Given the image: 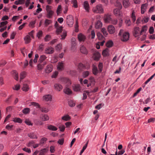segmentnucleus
<instances>
[{
	"label": "nucleus",
	"mask_w": 155,
	"mask_h": 155,
	"mask_svg": "<svg viewBox=\"0 0 155 155\" xmlns=\"http://www.w3.org/2000/svg\"><path fill=\"white\" fill-rule=\"evenodd\" d=\"M28 137L31 139H37V138L36 135L33 133L28 134Z\"/></svg>",
	"instance_id": "24"
},
{
	"label": "nucleus",
	"mask_w": 155,
	"mask_h": 155,
	"mask_svg": "<svg viewBox=\"0 0 155 155\" xmlns=\"http://www.w3.org/2000/svg\"><path fill=\"white\" fill-rule=\"evenodd\" d=\"M54 88L57 91H60L62 88V86L59 83H56L54 85Z\"/></svg>",
	"instance_id": "6"
},
{
	"label": "nucleus",
	"mask_w": 155,
	"mask_h": 155,
	"mask_svg": "<svg viewBox=\"0 0 155 155\" xmlns=\"http://www.w3.org/2000/svg\"><path fill=\"white\" fill-rule=\"evenodd\" d=\"M76 43L74 39H72L71 43V50L74 51L76 49Z\"/></svg>",
	"instance_id": "13"
},
{
	"label": "nucleus",
	"mask_w": 155,
	"mask_h": 155,
	"mask_svg": "<svg viewBox=\"0 0 155 155\" xmlns=\"http://www.w3.org/2000/svg\"><path fill=\"white\" fill-rule=\"evenodd\" d=\"M62 30V27L61 26L60 27H58L56 28V34L57 35L59 34Z\"/></svg>",
	"instance_id": "33"
},
{
	"label": "nucleus",
	"mask_w": 155,
	"mask_h": 155,
	"mask_svg": "<svg viewBox=\"0 0 155 155\" xmlns=\"http://www.w3.org/2000/svg\"><path fill=\"white\" fill-rule=\"evenodd\" d=\"M88 141L87 143L85 144V145L83 147V148L81 150V151L80 155H81L84 152V150L86 149V148L87 147V144L88 143Z\"/></svg>",
	"instance_id": "42"
},
{
	"label": "nucleus",
	"mask_w": 155,
	"mask_h": 155,
	"mask_svg": "<svg viewBox=\"0 0 155 155\" xmlns=\"http://www.w3.org/2000/svg\"><path fill=\"white\" fill-rule=\"evenodd\" d=\"M49 119V117L47 115L45 114L42 118V119L44 121H46L48 120Z\"/></svg>",
	"instance_id": "55"
},
{
	"label": "nucleus",
	"mask_w": 155,
	"mask_h": 155,
	"mask_svg": "<svg viewBox=\"0 0 155 155\" xmlns=\"http://www.w3.org/2000/svg\"><path fill=\"white\" fill-rule=\"evenodd\" d=\"M98 67L99 72H101L102 71V68L103 67L102 63H100L98 64Z\"/></svg>",
	"instance_id": "49"
},
{
	"label": "nucleus",
	"mask_w": 155,
	"mask_h": 155,
	"mask_svg": "<svg viewBox=\"0 0 155 155\" xmlns=\"http://www.w3.org/2000/svg\"><path fill=\"white\" fill-rule=\"evenodd\" d=\"M29 88L28 85L25 83H24L22 88V90L24 91H28Z\"/></svg>",
	"instance_id": "30"
},
{
	"label": "nucleus",
	"mask_w": 155,
	"mask_h": 155,
	"mask_svg": "<svg viewBox=\"0 0 155 155\" xmlns=\"http://www.w3.org/2000/svg\"><path fill=\"white\" fill-rule=\"evenodd\" d=\"M31 38L29 35H27L24 38L25 43L26 44H28L30 43L31 41Z\"/></svg>",
	"instance_id": "20"
},
{
	"label": "nucleus",
	"mask_w": 155,
	"mask_h": 155,
	"mask_svg": "<svg viewBox=\"0 0 155 155\" xmlns=\"http://www.w3.org/2000/svg\"><path fill=\"white\" fill-rule=\"evenodd\" d=\"M14 125H10V124H8L5 127L6 129L8 130H11L13 127Z\"/></svg>",
	"instance_id": "47"
},
{
	"label": "nucleus",
	"mask_w": 155,
	"mask_h": 155,
	"mask_svg": "<svg viewBox=\"0 0 155 155\" xmlns=\"http://www.w3.org/2000/svg\"><path fill=\"white\" fill-rule=\"evenodd\" d=\"M31 105H32L35 107H36L37 108H39L40 107V105L38 103L35 102H31Z\"/></svg>",
	"instance_id": "53"
},
{
	"label": "nucleus",
	"mask_w": 155,
	"mask_h": 155,
	"mask_svg": "<svg viewBox=\"0 0 155 155\" xmlns=\"http://www.w3.org/2000/svg\"><path fill=\"white\" fill-rule=\"evenodd\" d=\"M54 13L53 11L47 12V17L48 18H51L52 17Z\"/></svg>",
	"instance_id": "32"
},
{
	"label": "nucleus",
	"mask_w": 155,
	"mask_h": 155,
	"mask_svg": "<svg viewBox=\"0 0 155 155\" xmlns=\"http://www.w3.org/2000/svg\"><path fill=\"white\" fill-rule=\"evenodd\" d=\"M64 81L67 84L66 85V86H68L71 84L70 81L68 79L65 78L64 79Z\"/></svg>",
	"instance_id": "54"
},
{
	"label": "nucleus",
	"mask_w": 155,
	"mask_h": 155,
	"mask_svg": "<svg viewBox=\"0 0 155 155\" xmlns=\"http://www.w3.org/2000/svg\"><path fill=\"white\" fill-rule=\"evenodd\" d=\"M92 71L93 74L95 75H96L98 73V71L97 68L94 65L93 66Z\"/></svg>",
	"instance_id": "22"
},
{
	"label": "nucleus",
	"mask_w": 155,
	"mask_h": 155,
	"mask_svg": "<svg viewBox=\"0 0 155 155\" xmlns=\"http://www.w3.org/2000/svg\"><path fill=\"white\" fill-rule=\"evenodd\" d=\"M67 35V32L66 31H64L63 33V34L61 35V39H64L65 37Z\"/></svg>",
	"instance_id": "60"
},
{
	"label": "nucleus",
	"mask_w": 155,
	"mask_h": 155,
	"mask_svg": "<svg viewBox=\"0 0 155 155\" xmlns=\"http://www.w3.org/2000/svg\"><path fill=\"white\" fill-rule=\"evenodd\" d=\"M47 151V150L46 149H43L40 150V153L38 155H45Z\"/></svg>",
	"instance_id": "34"
},
{
	"label": "nucleus",
	"mask_w": 155,
	"mask_h": 155,
	"mask_svg": "<svg viewBox=\"0 0 155 155\" xmlns=\"http://www.w3.org/2000/svg\"><path fill=\"white\" fill-rule=\"evenodd\" d=\"M50 39L51 36L49 35H47L45 38V40L46 41H49Z\"/></svg>",
	"instance_id": "63"
},
{
	"label": "nucleus",
	"mask_w": 155,
	"mask_h": 155,
	"mask_svg": "<svg viewBox=\"0 0 155 155\" xmlns=\"http://www.w3.org/2000/svg\"><path fill=\"white\" fill-rule=\"evenodd\" d=\"M53 69V66L51 65H48L45 69V71L46 73H49L51 72Z\"/></svg>",
	"instance_id": "15"
},
{
	"label": "nucleus",
	"mask_w": 155,
	"mask_h": 155,
	"mask_svg": "<svg viewBox=\"0 0 155 155\" xmlns=\"http://www.w3.org/2000/svg\"><path fill=\"white\" fill-rule=\"evenodd\" d=\"M120 0H117L115 5L120 9H121L122 8V5L120 2Z\"/></svg>",
	"instance_id": "29"
},
{
	"label": "nucleus",
	"mask_w": 155,
	"mask_h": 155,
	"mask_svg": "<svg viewBox=\"0 0 155 155\" xmlns=\"http://www.w3.org/2000/svg\"><path fill=\"white\" fill-rule=\"evenodd\" d=\"M108 54V49L106 48L102 52V54L103 56H107Z\"/></svg>",
	"instance_id": "46"
},
{
	"label": "nucleus",
	"mask_w": 155,
	"mask_h": 155,
	"mask_svg": "<svg viewBox=\"0 0 155 155\" xmlns=\"http://www.w3.org/2000/svg\"><path fill=\"white\" fill-rule=\"evenodd\" d=\"M36 21H31L30 22L29 25L30 27L34 28L35 27L34 25Z\"/></svg>",
	"instance_id": "57"
},
{
	"label": "nucleus",
	"mask_w": 155,
	"mask_h": 155,
	"mask_svg": "<svg viewBox=\"0 0 155 155\" xmlns=\"http://www.w3.org/2000/svg\"><path fill=\"white\" fill-rule=\"evenodd\" d=\"M59 128L60 131L63 132L64 130L65 127L64 125H61L59 126Z\"/></svg>",
	"instance_id": "52"
},
{
	"label": "nucleus",
	"mask_w": 155,
	"mask_h": 155,
	"mask_svg": "<svg viewBox=\"0 0 155 155\" xmlns=\"http://www.w3.org/2000/svg\"><path fill=\"white\" fill-rule=\"evenodd\" d=\"M13 121L15 122L19 123H21L22 122V120L19 118H15L13 119Z\"/></svg>",
	"instance_id": "41"
},
{
	"label": "nucleus",
	"mask_w": 155,
	"mask_h": 155,
	"mask_svg": "<svg viewBox=\"0 0 155 155\" xmlns=\"http://www.w3.org/2000/svg\"><path fill=\"white\" fill-rule=\"evenodd\" d=\"M145 25H143L142 28L141 30L140 31L139 27H135L134 29L133 32V35L135 37H137L140 35H143V37L141 38V40L143 41L145 39Z\"/></svg>",
	"instance_id": "1"
},
{
	"label": "nucleus",
	"mask_w": 155,
	"mask_h": 155,
	"mask_svg": "<svg viewBox=\"0 0 155 155\" xmlns=\"http://www.w3.org/2000/svg\"><path fill=\"white\" fill-rule=\"evenodd\" d=\"M68 104L69 106L71 107H74L75 105L74 103L71 100L68 101Z\"/></svg>",
	"instance_id": "56"
},
{
	"label": "nucleus",
	"mask_w": 155,
	"mask_h": 155,
	"mask_svg": "<svg viewBox=\"0 0 155 155\" xmlns=\"http://www.w3.org/2000/svg\"><path fill=\"white\" fill-rule=\"evenodd\" d=\"M70 119V117L68 115H65L62 117V119L65 121L69 120Z\"/></svg>",
	"instance_id": "35"
},
{
	"label": "nucleus",
	"mask_w": 155,
	"mask_h": 155,
	"mask_svg": "<svg viewBox=\"0 0 155 155\" xmlns=\"http://www.w3.org/2000/svg\"><path fill=\"white\" fill-rule=\"evenodd\" d=\"M101 32H102V33L104 34V35L105 36H106L107 35V31L105 29V28H102L101 29Z\"/></svg>",
	"instance_id": "48"
},
{
	"label": "nucleus",
	"mask_w": 155,
	"mask_h": 155,
	"mask_svg": "<svg viewBox=\"0 0 155 155\" xmlns=\"http://www.w3.org/2000/svg\"><path fill=\"white\" fill-rule=\"evenodd\" d=\"M22 150L24 151L29 153H30L31 152L30 149L26 147H24L22 148Z\"/></svg>",
	"instance_id": "58"
},
{
	"label": "nucleus",
	"mask_w": 155,
	"mask_h": 155,
	"mask_svg": "<svg viewBox=\"0 0 155 155\" xmlns=\"http://www.w3.org/2000/svg\"><path fill=\"white\" fill-rule=\"evenodd\" d=\"M48 129L49 130L55 131L58 129L57 128L54 126L50 125L48 126Z\"/></svg>",
	"instance_id": "31"
},
{
	"label": "nucleus",
	"mask_w": 155,
	"mask_h": 155,
	"mask_svg": "<svg viewBox=\"0 0 155 155\" xmlns=\"http://www.w3.org/2000/svg\"><path fill=\"white\" fill-rule=\"evenodd\" d=\"M107 29L108 32L110 34L114 33L115 31V28L112 25H110L108 26Z\"/></svg>",
	"instance_id": "8"
},
{
	"label": "nucleus",
	"mask_w": 155,
	"mask_h": 155,
	"mask_svg": "<svg viewBox=\"0 0 155 155\" xmlns=\"http://www.w3.org/2000/svg\"><path fill=\"white\" fill-rule=\"evenodd\" d=\"M62 46L61 44H59L57 45L56 47V49L58 51H59L61 49Z\"/></svg>",
	"instance_id": "62"
},
{
	"label": "nucleus",
	"mask_w": 155,
	"mask_h": 155,
	"mask_svg": "<svg viewBox=\"0 0 155 155\" xmlns=\"http://www.w3.org/2000/svg\"><path fill=\"white\" fill-rule=\"evenodd\" d=\"M12 74L13 76L14 77V78L16 80L18 81V74L17 71H13L12 72Z\"/></svg>",
	"instance_id": "21"
},
{
	"label": "nucleus",
	"mask_w": 155,
	"mask_h": 155,
	"mask_svg": "<svg viewBox=\"0 0 155 155\" xmlns=\"http://www.w3.org/2000/svg\"><path fill=\"white\" fill-rule=\"evenodd\" d=\"M66 21L67 24L69 26L72 27L74 23V20L73 16L71 15L68 16L66 18Z\"/></svg>",
	"instance_id": "3"
},
{
	"label": "nucleus",
	"mask_w": 155,
	"mask_h": 155,
	"mask_svg": "<svg viewBox=\"0 0 155 155\" xmlns=\"http://www.w3.org/2000/svg\"><path fill=\"white\" fill-rule=\"evenodd\" d=\"M54 52V49L51 47H48L45 50V53L47 54H52Z\"/></svg>",
	"instance_id": "7"
},
{
	"label": "nucleus",
	"mask_w": 155,
	"mask_h": 155,
	"mask_svg": "<svg viewBox=\"0 0 155 155\" xmlns=\"http://www.w3.org/2000/svg\"><path fill=\"white\" fill-rule=\"evenodd\" d=\"M145 11V4H143L142 5L141 9V12L142 14L144 13Z\"/></svg>",
	"instance_id": "39"
},
{
	"label": "nucleus",
	"mask_w": 155,
	"mask_h": 155,
	"mask_svg": "<svg viewBox=\"0 0 155 155\" xmlns=\"http://www.w3.org/2000/svg\"><path fill=\"white\" fill-rule=\"evenodd\" d=\"M97 36L98 39L100 40H105V38L102 35L100 32H98L97 33Z\"/></svg>",
	"instance_id": "26"
},
{
	"label": "nucleus",
	"mask_w": 155,
	"mask_h": 155,
	"mask_svg": "<svg viewBox=\"0 0 155 155\" xmlns=\"http://www.w3.org/2000/svg\"><path fill=\"white\" fill-rule=\"evenodd\" d=\"M145 22V16H140L139 17L136 21V24L137 25L139 24H143Z\"/></svg>",
	"instance_id": "5"
},
{
	"label": "nucleus",
	"mask_w": 155,
	"mask_h": 155,
	"mask_svg": "<svg viewBox=\"0 0 155 155\" xmlns=\"http://www.w3.org/2000/svg\"><path fill=\"white\" fill-rule=\"evenodd\" d=\"M47 57L44 55H41L39 59V62L40 63H42L44 61H45L46 58Z\"/></svg>",
	"instance_id": "25"
},
{
	"label": "nucleus",
	"mask_w": 155,
	"mask_h": 155,
	"mask_svg": "<svg viewBox=\"0 0 155 155\" xmlns=\"http://www.w3.org/2000/svg\"><path fill=\"white\" fill-rule=\"evenodd\" d=\"M26 73L25 71L22 72L20 74V79L21 80L22 79H24L26 76Z\"/></svg>",
	"instance_id": "40"
},
{
	"label": "nucleus",
	"mask_w": 155,
	"mask_h": 155,
	"mask_svg": "<svg viewBox=\"0 0 155 155\" xmlns=\"http://www.w3.org/2000/svg\"><path fill=\"white\" fill-rule=\"evenodd\" d=\"M78 39L80 41H84L86 39V37L82 33H80L78 35Z\"/></svg>",
	"instance_id": "11"
},
{
	"label": "nucleus",
	"mask_w": 155,
	"mask_h": 155,
	"mask_svg": "<svg viewBox=\"0 0 155 155\" xmlns=\"http://www.w3.org/2000/svg\"><path fill=\"white\" fill-rule=\"evenodd\" d=\"M101 56L100 53L98 52H95L93 54V57L95 60H98Z\"/></svg>",
	"instance_id": "17"
},
{
	"label": "nucleus",
	"mask_w": 155,
	"mask_h": 155,
	"mask_svg": "<svg viewBox=\"0 0 155 155\" xmlns=\"http://www.w3.org/2000/svg\"><path fill=\"white\" fill-rule=\"evenodd\" d=\"M42 32L40 30L38 31L37 34V36L38 38H39L42 35Z\"/></svg>",
	"instance_id": "64"
},
{
	"label": "nucleus",
	"mask_w": 155,
	"mask_h": 155,
	"mask_svg": "<svg viewBox=\"0 0 155 155\" xmlns=\"http://www.w3.org/2000/svg\"><path fill=\"white\" fill-rule=\"evenodd\" d=\"M80 50L81 52L84 54H88V51L85 47L84 45H82L80 48Z\"/></svg>",
	"instance_id": "10"
},
{
	"label": "nucleus",
	"mask_w": 155,
	"mask_h": 155,
	"mask_svg": "<svg viewBox=\"0 0 155 155\" xmlns=\"http://www.w3.org/2000/svg\"><path fill=\"white\" fill-rule=\"evenodd\" d=\"M130 34L128 32H124L121 37V40L123 41H128L129 38Z\"/></svg>",
	"instance_id": "4"
},
{
	"label": "nucleus",
	"mask_w": 155,
	"mask_h": 155,
	"mask_svg": "<svg viewBox=\"0 0 155 155\" xmlns=\"http://www.w3.org/2000/svg\"><path fill=\"white\" fill-rule=\"evenodd\" d=\"M111 15H107L104 17V21L106 23H110L111 20Z\"/></svg>",
	"instance_id": "14"
},
{
	"label": "nucleus",
	"mask_w": 155,
	"mask_h": 155,
	"mask_svg": "<svg viewBox=\"0 0 155 155\" xmlns=\"http://www.w3.org/2000/svg\"><path fill=\"white\" fill-rule=\"evenodd\" d=\"M41 63H40L38 64L37 66V69L39 70H42L43 68V66L42 64H41Z\"/></svg>",
	"instance_id": "51"
},
{
	"label": "nucleus",
	"mask_w": 155,
	"mask_h": 155,
	"mask_svg": "<svg viewBox=\"0 0 155 155\" xmlns=\"http://www.w3.org/2000/svg\"><path fill=\"white\" fill-rule=\"evenodd\" d=\"M64 64L63 62H58L57 65V69L60 71H61L64 69Z\"/></svg>",
	"instance_id": "9"
},
{
	"label": "nucleus",
	"mask_w": 155,
	"mask_h": 155,
	"mask_svg": "<svg viewBox=\"0 0 155 155\" xmlns=\"http://www.w3.org/2000/svg\"><path fill=\"white\" fill-rule=\"evenodd\" d=\"M39 108L41 111L42 112L47 113L48 111V109L44 107H40Z\"/></svg>",
	"instance_id": "45"
},
{
	"label": "nucleus",
	"mask_w": 155,
	"mask_h": 155,
	"mask_svg": "<svg viewBox=\"0 0 155 155\" xmlns=\"http://www.w3.org/2000/svg\"><path fill=\"white\" fill-rule=\"evenodd\" d=\"M84 9L86 11L89 12V4L87 1H85L84 3Z\"/></svg>",
	"instance_id": "19"
},
{
	"label": "nucleus",
	"mask_w": 155,
	"mask_h": 155,
	"mask_svg": "<svg viewBox=\"0 0 155 155\" xmlns=\"http://www.w3.org/2000/svg\"><path fill=\"white\" fill-rule=\"evenodd\" d=\"M52 22V21L48 19H45V25L46 27L48 25L51 24Z\"/></svg>",
	"instance_id": "38"
},
{
	"label": "nucleus",
	"mask_w": 155,
	"mask_h": 155,
	"mask_svg": "<svg viewBox=\"0 0 155 155\" xmlns=\"http://www.w3.org/2000/svg\"><path fill=\"white\" fill-rule=\"evenodd\" d=\"M102 24L100 21H98L95 24V27L96 28H99L102 27Z\"/></svg>",
	"instance_id": "23"
},
{
	"label": "nucleus",
	"mask_w": 155,
	"mask_h": 155,
	"mask_svg": "<svg viewBox=\"0 0 155 155\" xmlns=\"http://www.w3.org/2000/svg\"><path fill=\"white\" fill-rule=\"evenodd\" d=\"M120 9L116 8L114 10V13L116 16H119L120 17L122 16V15L120 13Z\"/></svg>",
	"instance_id": "18"
},
{
	"label": "nucleus",
	"mask_w": 155,
	"mask_h": 155,
	"mask_svg": "<svg viewBox=\"0 0 155 155\" xmlns=\"http://www.w3.org/2000/svg\"><path fill=\"white\" fill-rule=\"evenodd\" d=\"M73 90L74 91H78L80 90V86L78 85H75L73 87Z\"/></svg>",
	"instance_id": "43"
},
{
	"label": "nucleus",
	"mask_w": 155,
	"mask_h": 155,
	"mask_svg": "<svg viewBox=\"0 0 155 155\" xmlns=\"http://www.w3.org/2000/svg\"><path fill=\"white\" fill-rule=\"evenodd\" d=\"M8 23V22L7 21L2 22L0 23V28L6 25Z\"/></svg>",
	"instance_id": "61"
},
{
	"label": "nucleus",
	"mask_w": 155,
	"mask_h": 155,
	"mask_svg": "<svg viewBox=\"0 0 155 155\" xmlns=\"http://www.w3.org/2000/svg\"><path fill=\"white\" fill-rule=\"evenodd\" d=\"M113 45V43L111 41H109L106 43V46L107 47L110 48Z\"/></svg>",
	"instance_id": "37"
},
{
	"label": "nucleus",
	"mask_w": 155,
	"mask_h": 155,
	"mask_svg": "<svg viewBox=\"0 0 155 155\" xmlns=\"http://www.w3.org/2000/svg\"><path fill=\"white\" fill-rule=\"evenodd\" d=\"M52 7L51 6H49V5H47L46 6V9L47 11V12H49L50 11H52L51 10Z\"/></svg>",
	"instance_id": "59"
},
{
	"label": "nucleus",
	"mask_w": 155,
	"mask_h": 155,
	"mask_svg": "<svg viewBox=\"0 0 155 155\" xmlns=\"http://www.w3.org/2000/svg\"><path fill=\"white\" fill-rule=\"evenodd\" d=\"M30 111V109L28 108H25L22 110L23 113L25 114H28Z\"/></svg>",
	"instance_id": "36"
},
{
	"label": "nucleus",
	"mask_w": 155,
	"mask_h": 155,
	"mask_svg": "<svg viewBox=\"0 0 155 155\" xmlns=\"http://www.w3.org/2000/svg\"><path fill=\"white\" fill-rule=\"evenodd\" d=\"M93 12L96 13H103L104 12V9L102 5L98 4L93 8Z\"/></svg>",
	"instance_id": "2"
},
{
	"label": "nucleus",
	"mask_w": 155,
	"mask_h": 155,
	"mask_svg": "<svg viewBox=\"0 0 155 155\" xmlns=\"http://www.w3.org/2000/svg\"><path fill=\"white\" fill-rule=\"evenodd\" d=\"M43 99L46 101H50L52 99V96L50 94L45 95L43 96Z\"/></svg>",
	"instance_id": "16"
},
{
	"label": "nucleus",
	"mask_w": 155,
	"mask_h": 155,
	"mask_svg": "<svg viewBox=\"0 0 155 155\" xmlns=\"http://www.w3.org/2000/svg\"><path fill=\"white\" fill-rule=\"evenodd\" d=\"M131 18L132 19L133 22H134L136 20V18L135 15V12L134 10L132 11V12L131 14Z\"/></svg>",
	"instance_id": "44"
},
{
	"label": "nucleus",
	"mask_w": 155,
	"mask_h": 155,
	"mask_svg": "<svg viewBox=\"0 0 155 155\" xmlns=\"http://www.w3.org/2000/svg\"><path fill=\"white\" fill-rule=\"evenodd\" d=\"M72 3L73 5V6L75 8H77L78 7L77 2L76 0H72Z\"/></svg>",
	"instance_id": "50"
},
{
	"label": "nucleus",
	"mask_w": 155,
	"mask_h": 155,
	"mask_svg": "<svg viewBox=\"0 0 155 155\" xmlns=\"http://www.w3.org/2000/svg\"><path fill=\"white\" fill-rule=\"evenodd\" d=\"M78 69L81 71L85 69V66L84 65L81 63H80L78 65Z\"/></svg>",
	"instance_id": "27"
},
{
	"label": "nucleus",
	"mask_w": 155,
	"mask_h": 155,
	"mask_svg": "<svg viewBox=\"0 0 155 155\" xmlns=\"http://www.w3.org/2000/svg\"><path fill=\"white\" fill-rule=\"evenodd\" d=\"M64 92L67 94H70L72 93V91L71 90L68 88L66 87L63 90Z\"/></svg>",
	"instance_id": "28"
},
{
	"label": "nucleus",
	"mask_w": 155,
	"mask_h": 155,
	"mask_svg": "<svg viewBox=\"0 0 155 155\" xmlns=\"http://www.w3.org/2000/svg\"><path fill=\"white\" fill-rule=\"evenodd\" d=\"M123 5L124 8H127L130 6V3L129 0H123Z\"/></svg>",
	"instance_id": "12"
}]
</instances>
